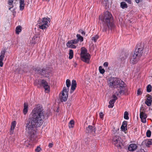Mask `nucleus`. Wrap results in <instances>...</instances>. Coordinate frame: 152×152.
Masks as SVG:
<instances>
[{
	"instance_id": "4c0bfd02",
	"label": "nucleus",
	"mask_w": 152,
	"mask_h": 152,
	"mask_svg": "<svg viewBox=\"0 0 152 152\" xmlns=\"http://www.w3.org/2000/svg\"><path fill=\"white\" fill-rule=\"evenodd\" d=\"M14 0H9L8 1V4L9 5H12Z\"/></svg>"
},
{
	"instance_id": "b1692460",
	"label": "nucleus",
	"mask_w": 152,
	"mask_h": 152,
	"mask_svg": "<svg viewBox=\"0 0 152 152\" xmlns=\"http://www.w3.org/2000/svg\"><path fill=\"white\" fill-rule=\"evenodd\" d=\"M76 37L77 38V40H78V42L80 41V42H82L83 41V37L80 34H77L76 35Z\"/></svg>"
},
{
	"instance_id": "5701e85b",
	"label": "nucleus",
	"mask_w": 152,
	"mask_h": 152,
	"mask_svg": "<svg viewBox=\"0 0 152 152\" xmlns=\"http://www.w3.org/2000/svg\"><path fill=\"white\" fill-rule=\"evenodd\" d=\"M70 43L68 42L66 43V45L67 47L69 48H76V46L73 45L72 43Z\"/></svg>"
},
{
	"instance_id": "37998d69",
	"label": "nucleus",
	"mask_w": 152,
	"mask_h": 152,
	"mask_svg": "<svg viewBox=\"0 0 152 152\" xmlns=\"http://www.w3.org/2000/svg\"><path fill=\"white\" fill-rule=\"evenodd\" d=\"M80 32L83 35H85V33H86L85 32V31H83L82 30H80Z\"/></svg>"
},
{
	"instance_id": "f257e3e1",
	"label": "nucleus",
	"mask_w": 152,
	"mask_h": 152,
	"mask_svg": "<svg viewBox=\"0 0 152 152\" xmlns=\"http://www.w3.org/2000/svg\"><path fill=\"white\" fill-rule=\"evenodd\" d=\"M31 117L29 118L26 124V130L29 134L30 139L32 142L35 143L37 135L36 128L40 126L43 124L44 119L48 116L44 110L42 106L39 104L36 105L31 113Z\"/></svg>"
},
{
	"instance_id": "603ef678",
	"label": "nucleus",
	"mask_w": 152,
	"mask_h": 152,
	"mask_svg": "<svg viewBox=\"0 0 152 152\" xmlns=\"http://www.w3.org/2000/svg\"><path fill=\"white\" fill-rule=\"evenodd\" d=\"M28 144H29V145H31V142H30V143H29Z\"/></svg>"
},
{
	"instance_id": "8fccbe9b",
	"label": "nucleus",
	"mask_w": 152,
	"mask_h": 152,
	"mask_svg": "<svg viewBox=\"0 0 152 152\" xmlns=\"http://www.w3.org/2000/svg\"><path fill=\"white\" fill-rule=\"evenodd\" d=\"M11 6H12L11 7H9V10H11V9L13 7H14V6H13V5H11Z\"/></svg>"
},
{
	"instance_id": "cd10ccee",
	"label": "nucleus",
	"mask_w": 152,
	"mask_h": 152,
	"mask_svg": "<svg viewBox=\"0 0 152 152\" xmlns=\"http://www.w3.org/2000/svg\"><path fill=\"white\" fill-rule=\"evenodd\" d=\"M74 125V121L73 120L70 121L69 124V128L73 127Z\"/></svg>"
},
{
	"instance_id": "5fc2aeb1",
	"label": "nucleus",
	"mask_w": 152,
	"mask_h": 152,
	"mask_svg": "<svg viewBox=\"0 0 152 152\" xmlns=\"http://www.w3.org/2000/svg\"><path fill=\"white\" fill-rule=\"evenodd\" d=\"M77 65V64H75V67Z\"/></svg>"
},
{
	"instance_id": "412c9836",
	"label": "nucleus",
	"mask_w": 152,
	"mask_h": 152,
	"mask_svg": "<svg viewBox=\"0 0 152 152\" xmlns=\"http://www.w3.org/2000/svg\"><path fill=\"white\" fill-rule=\"evenodd\" d=\"M22 27L20 26H17L15 29V33L17 34H19L21 31Z\"/></svg>"
},
{
	"instance_id": "423d86ee",
	"label": "nucleus",
	"mask_w": 152,
	"mask_h": 152,
	"mask_svg": "<svg viewBox=\"0 0 152 152\" xmlns=\"http://www.w3.org/2000/svg\"><path fill=\"white\" fill-rule=\"evenodd\" d=\"M49 18H44L41 21H39L38 23L39 24V28L43 30L47 28L49 25Z\"/></svg>"
},
{
	"instance_id": "49530a36",
	"label": "nucleus",
	"mask_w": 152,
	"mask_h": 152,
	"mask_svg": "<svg viewBox=\"0 0 152 152\" xmlns=\"http://www.w3.org/2000/svg\"><path fill=\"white\" fill-rule=\"evenodd\" d=\"M125 127H126V126L122 125L121 127V129L123 131L124 130V131H125Z\"/></svg>"
},
{
	"instance_id": "79ce46f5",
	"label": "nucleus",
	"mask_w": 152,
	"mask_h": 152,
	"mask_svg": "<svg viewBox=\"0 0 152 152\" xmlns=\"http://www.w3.org/2000/svg\"><path fill=\"white\" fill-rule=\"evenodd\" d=\"M53 146V143L52 142L49 143L48 145V147H49V148H52Z\"/></svg>"
},
{
	"instance_id": "39448f33",
	"label": "nucleus",
	"mask_w": 152,
	"mask_h": 152,
	"mask_svg": "<svg viewBox=\"0 0 152 152\" xmlns=\"http://www.w3.org/2000/svg\"><path fill=\"white\" fill-rule=\"evenodd\" d=\"M121 81H122L118 78L111 77L109 79L108 83L111 87L117 88L119 86Z\"/></svg>"
},
{
	"instance_id": "09e8293b",
	"label": "nucleus",
	"mask_w": 152,
	"mask_h": 152,
	"mask_svg": "<svg viewBox=\"0 0 152 152\" xmlns=\"http://www.w3.org/2000/svg\"><path fill=\"white\" fill-rule=\"evenodd\" d=\"M125 1L127 2L129 4H131V0H124Z\"/></svg>"
},
{
	"instance_id": "393cba45",
	"label": "nucleus",
	"mask_w": 152,
	"mask_h": 152,
	"mask_svg": "<svg viewBox=\"0 0 152 152\" xmlns=\"http://www.w3.org/2000/svg\"><path fill=\"white\" fill-rule=\"evenodd\" d=\"M119 95V93H118L117 92H116L112 96V97L113 98V100H114L115 101L117 99V98L116 96H118Z\"/></svg>"
},
{
	"instance_id": "c9c22d12",
	"label": "nucleus",
	"mask_w": 152,
	"mask_h": 152,
	"mask_svg": "<svg viewBox=\"0 0 152 152\" xmlns=\"http://www.w3.org/2000/svg\"><path fill=\"white\" fill-rule=\"evenodd\" d=\"M151 134V131L150 130H148L146 132V136L148 137H150Z\"/></svg>"
},
{
	"instance_id": "2eb2a0df",
	"label": "nucleus",
	"mask_w": 152,
	"mask_h": 152,
	"mask_svg": "<svg viewBox=\"0 0 152 152\" xmlns=\"http://www.w3.org/2000/svg\"><path fill=\"white\" fill-rule=\"evenodd\" d=\"M86 132L88 133H90L93 132H95V128L91 126H89L88 127L86 128Z\"/></svg>"
},
{
	"instance_id": "c756f323",
	"label": "nucleus",
	"mask_w": 152,
	"mask_h": 152,
	"mask_svg": "<svg viewBox=\"0 0 152 152\" xmlns=\"http://www.w3.org/2000/svg\"><path fill=\"white\" fill-rule=\"evenodd\" d=\"M66 86L68 88V91H69V87L71 85V82L69 80L67 79L66 81ZM67 89V88H66Z\"/></svg>"
},
{
	"instance_id": "bb28decb",
	"label": "nucleus",
	"mask_w": 152,
	"mask_h": 152,
	"mask_svg": "<svg viewBox=\"0 0 152 152\" xmlns=\"http://www.w3.org/2000/svg\"><path fill=\"white\" fill-rule=\"evenodd\" d=\"M69 59H72L73 57V52L72 50H69Z\"/></svg>"
},
{
	"instance_id": "4be33fe9",
	"label": "nucleus",
	"mask_w": 152,
	"mask_h": 152,
	"mask_svg": "<svg viewBox=\"0 0 152 152\" xmlns=\"http://www.w3.org/2000/svg\"><path fill=\"white\" fill-rule=\"evenodd\" d=\"M115 102V101L113 99L110 100L109 102V104L108 105V107L112 108L114 105V104Z\"/></svg>"
},
{
	"instance_id": "4468645a",
	"label": "nucleus",
	"mask_w": 152,
	"mask_h": 152,
	"mask_svg": "<svg viewBox=\"0 0 152 152\" xmlns=\"http://www.w3.org/2000/svg\"><path fill=\"white\" fill-rule=\"evenodd\" d=\"M147 99L145 102V104L148 106H150L151 105L152 102V96L149 94L147 95Z\"/></svg>"
},
{
	"instance_id": "a211bd4d",
	"label": "nucleus",
	"mask_w": 152,
	"mask_h": 152,
	"mask_svg": "<svg viewBox=\"0 0 152 152\" xmlns=\"http://www.w3.org/2000/svg\"><path fill=\"white\" fill-rule=\"evenodd\" d=\"M77 86V83L75 80H73L72 81L71 89L72 91L75 89Z\"/></svg>"
},
{
	"instance_id": "6ab92c4d",
	"label": "nucleus",
	"mask_w": 152,
	"mask_h": 152,
	"mask_svg": "<svg viewBox=\"0 0 152 152\" xmlns=\"http://www.w3.org/2000/svg\"><path fill=\"white\" fill-rule=\"evenodd\" d=\"M16 122L15 121H13L11 124L10 128V132L12 133H13V130L15 129V127L16 126Z\"/></svg>"
},
{
	"instance_id": "ddd939ff",
	"label": "nucleus",
	"mask_w": 152,
	"mask_h": 152,
	"mask_svg": "<svg viewBox=\"0 0 152 152\" xmlns=\"http://www.w3.org/2000/svg\"><path fill=\"white\" fill-rule=\"evenodd\" d=\"M5 53V50H3L1 51L0 55V66L1 67H2L3 66V61L4 58Z\"/></svg>"
},
{
	"instance_id": "9b49d317",
	"label": "nucleus",
	"mask_w": 152,
	"mask_h": 152,
	"mask_svg": "<svg viewBox=\"0 0 152 152\" xmlns=\"http://www.w3.org/2000/svg\"><path fill=\"white\" fill-rule=\"evenodd\" d=\"M139 57H138L136 55L134 54L132 55L130 58V63L132 64H136L138 61Z\"/></svg>"
},
{
	"instance_id": "473e14b6",
	"label": "nucleus",
	"mask_w": 152,
	"mask_h": 152,
	"mask_svg": "<svg viewBox=\"0 0 152 152\" xmlns=\"http://www.w3.org/2000/svg\"><path fill=\"white\" fill-rule=\"evenodd\" d=\"M99 70L100 73L102 74L104 73L105 72L104 70L102 68V67L101 66L99 67Z\"/></svg>"
},
{
	"instance_id": "e433bc0d",
	"label": "nucleus",
	"mask_w": 152,
	"mask_h": 152,
	"mask_svg": "<svg viewBox=\"0 0 152 152\" xmlns=\"http://www.w3.org/2000/svg\"><path fill=\"white\" fill-rule=\"evenodd\" d=\"M41 150V148L39 146H38L35 149V151L36 152H40Z\"/></svg>"
},
{
	"instance_id": "6e6d98bb",
	"label": "nucleus",
	"mask_w": 152,
	"mask_h": 152,
	"mask_svg": "<svg viewBox=\"0 0 152 152\" xmlns=\"http://www.w3.org/2000/svg\"><path fill=\"white\" fill-rule=\"evenodd\" d=\"M27 147H29V146L28 145H27Z\"/></svg>"
},
{
	"instance_id": "dca6fc26",
	"label": "nucleus",
	"mask_w": 152,
	"mask_h": 152,
	"mask_svg": "<svg viewBox=\"0 0 152 152\" xmlns=\"http://www.w3.org/2000/svg\"><path fill=\"white\" fill-rule=\"evenodd\" d=\"M142 49L141 48H138L137 49H136L135 52L134 53L135 55H136L138 57H140L142 56Z\"/></svg>"
},
{
	"instance_id": "f8f14e48",
	"label": "nucleus",
	"mask_w": 152,
	"mask_h": 152,
	"mask_svg": "<svg viewBox=\"0 0 152 152\" xmlns=\"http://www.w3.org/2000/svg\"><path fill=\"white\" fill-rule=\"evenodd\" d=\"M36 72H37L39 73L41 75L43 76V77H47L48 76V72L45 69H36L35 70Z\"/></svg>"
},
{
	"instance_id": "3c124183",
	"label": "nucleus",
	"mask_w": 152,
	"mask_h": 152,
	"mask_svg": "<svg viewBox=\"0 0 152 152\" xmlns=\"http://www.w3.org/2000/svg\"><path fill=\"white\" fill-rule=\"evenodd\" d=\"M135 1L137 3H138L140 2V0H135Z\"/></svg>"
},
{
	"instance_id": "9d476101",
	"label": "nucleus",
	"mask_w": 152,
	"mask_h": 152,
	"mask_svg": "<svg viewBox=\"0 0 152 152\" xmlns=\"http://www.w3.org/2000/svg\"><path fill=\"white\" fill-rule=\"evenodd\" d=\"M140 116L141 122L143 123H146L147 115L145 113L144 109L142 108H140Z\"/></svg>"
},
{
	"instance_id": "ea45409f",
	"label": "nucleus",
	"mask_w": 152,
	"mask_h": 152,
	"mask_svg": "<svg viewBox=\"0 0 152 152\" xmlns=\"http://www.w3.org/2000/svg\"><path fill=\"white\" fill-rule=\"evenodd\" d=\"M103 65L105 67H107L108 66V63L107 62H105L104 63Z\"/></svg>"
},
{
	"instance_id": "6e6552de",
	"label": "nucleus",
	"mask_w": 152,
	"mask_h": 152,
	"mask_svg": "<svg viewBox=\"0 0 152 152\" xmlns=\"http://www.w3.org/2000/svg\"><path fill=\"white\" fill-rule=\"evenodd\" d=\"M68 89L66 87H64L61 93L60 94V98L61 102H65L68 98L67 93Z\"/></svg>"
},
{
	"instance_id": "1a4fd4ad",
	"label": "nucleus",
	"mask_w": 152,
	"mask_h": 152,
	"mask_svg": "<svg viewBox=\"0 0 152 152\" xmlns=\"http://www.w3.org/2000/svg\"><path fill=\"white\" fill-rule=\"evenodd\" d=\"M119 86L120 90L118 92V93H119V95H121L126 94L127 91V89L125 86L124 82L123 81H121Z\"/></svg>"
},
{
	"instance_id": "864d4df0",
	"label": "nucleus",
	"mask_w": 152,
	"mask_h": 152,
	"mask_svg": "<svg viewBox=\"0 0 152 152\" xmlns=\"http://www.w3.org/2000/svg\"><path fill=\"white\" fill-rule=\"evenodd\" d=\"M13 14H14V13H15V11H13Z\"/></svg>"
},
{
	"instance_id": "a18cd8bd",
	"label": "nucleus",
	"mask_w": 152,
	"mask_h": 152,
	"mask_svg": "<svg viewBox=\"0 0 152 152\" xmlns=\"http://www.w3.org/2000/svg\"><path fill=\"white\" fill-rule=\"evenodd\" d=\"M127 123L126 122H126H124L123 123V124L122 125L123 126H124L126 127V126H127Z\"/></svg>"
},
{
	"instance_id": "c85d7f7f",
	"label": "nucleus",
	"mask_w": 152,
	"mask_h": 152,
	"mask_svg": "<svg viewBox=\"0 0 152 152\" xmlns=\"http://www.w3.org/2000/svg\"><path fill=\"white\" fill-rule=\"evenodd\" d=\"M78 42V40H77V39L72 40L68 41V42L70 43H72L73 44H76Z\"/></svg>"
},
{
	"instance_id": "0eeeda50",
	"label": "nucleus",
	"mask_w": 152,
	"mask_h": 152,
	"mask_svg": "<svg viewBox=\"0 0 152 152\" xmlns=\"http://www.w3.org/2000/svg\"><path fill=\"white\" fill-rule=\"evenodd\" d=\"M113 144L118 148H121L122 144V141L121 138L118 136H114L112 140Z\"/></svg>"
},
{
	"instance_id": "7ed1b4c3",
	"label": "nucleus",
	"mask_w": 152,
	"mask_h": 152,
	"mask_svg": "<svg viewBox=\"0 0 152 152\" xmlns=\"http://www.w3.org/2000/svg\"><path fill=\"white\" fill-rule=\"evenodd\" d=\"M34 83L35 85L37 86L38 88L42 86L45 89V92H48L50 91V86L47 82L44 80H36Z\"/></svg>"
},
{
	"instance_id": "20e7f679",
	"label": "nucleus",
	"mask_w": 152,
	"mask_h": 152,
	"mask_svg": "<svg viewBox=\"0 0 152 152\" xmlns=\"http://www.w3.org/2000/svg\"><path fill=\"white\" fill-rule=\"evenodd\" d=\"M80 57L82 61L87 64L89 63L91 55L87 53V50L84 47L81 48Z\"/></svg>"
},
{
	"instance_id": "f704fd0d",
	"label": "nucleus",
	"mask_w": 152,
	"mask_h": 152,
	"mask_svg": "<svg viewBox=\"0 0 152 152\" xmlns=\"http://www.w3.org/2000/svg\"><path fill=\"white\" fill-rule=\"evenodd\" d=\"M25 6V4H20V10H23Z\"/></svg>"
},
{
	"instance_id": "aec40b11",
	"label": "nucleus",
	"mask_w": 152,
	"mask_h": 152,
	"mask_svg": "<svg viewBox=\"0 0 152 152\" xmlns=\"http://www.w3.org/2000/svg\"><path fill=\"white\" fill-rule=\"evenodd\" d=\"M28 111V104L27 103H25L24 104V108L23 110V113L24 114H26Z\"/></svg>"
},
{
	"instance_id": "c03bdc74",
	"label": "nucleus",
	"mask_w": 152,
	"mask_h": 152,
	"mask_svg": "<svg viewBox=\"0 0 152 152\" xmlns=\"http://www.w3.org/2000/svg\"><path fill=\"white\" fill-rule=\"evenodd\" d=\"M137 94L138 95H139L141 94V91L140 89H138L137 91Z\"/></svg>"
},
{
	"instance_id": "58836bf2",
	"label": "nucleus",
	"mask_w": 152,
	"mask_h": 152,
	"mask_svg": "<svg viewBox=\"0 0 152 152\" xmlns=\"http://www.w3.org/2000/svg\"><path fill=\"white\" fill-rule=\"evenodd\" d=\"M152 144L151 140H148L146 143L147 145H151Z\"/></svg>"
},
{
	"instance_id": "f3484780",
	"label": "nucleus",
	"mask_w": 152,
	"mask_h": 152,
	"mask_svg": "<svg viewBox=\"0 0 152 152\" xmlns=\"http://www.w3.org/2000/svg\"><path fill=\"white\" fill-rule=\"evenodd\" d=\"M137 147L136 145L134 144H132L129 145L128 149L130 151H133L137 149Z\"/></svg>"
},
{
	"instance_id": "a878e982",
	"label": "nucleus",
	"mask_w": 152,
	"mask_h": 152,
	"mask_svg": "<svg viewBox=\"0 0 152 152\" xmlns=\"http://www.w3.org/2000/svg\"><path fill=\"white\" fill-rule=\"evenodd\" d=\"M127 4L125 2H122L121 3V7L122 9L127 8Z\"/></svg>"
},
{
	"instance_id": "7c9ffc66",
	"label": "nucleus",
	"mask_w": 152,
	"mask_h": 152,
	"mask_svg": "<svg viewBox=\"0 0 152 152\" xmlns=\"http://www.w3.org/2000/svg\"><path fill=\"white\" fill-rule=\"evenodd\" d=\"M124 118L125 119H129V117L128 116V113L126 111L124 112Z\"/></svg>"
},
{
	"instance_id": "de8ad7c7",
	"label": "nucleus",
	"mask_w": 152,
	"mask_h": 152,
	"mask_svg": "<svg viewBox=\"0 0 152 152\" xmlns=\"http://www.w3.org/2000/svg\"><path fill=\"white\" fill-rule=\"evenodd\" d=\"M20 4H24V0H20Z\"/></svg>"
},
{
	"instance_id": "a19ab883",
	"label": "nucleus",
	"mask_w": 152,
	"mask_h": 152,
	"mask_svg": "<svg viewBox=\"0 0 152 152\" xmlns=\"http://www.w3.org/2000/svg\"><path fill=\"white\" fill-rule=\"evenodd\" d=\"M99 116L101 118H103L104 114L102 112H100L99 113Z\"/></svg>"
},
{
	"instance_id": "2f4dec72",
	"label": "nucleus",
	"mask_w": 152,
	"mask_h": 152,
	"mask_svg": "<svg viewBox=\"0 0 152 152\" xmlns=\"http://www.w3.org/2000/svg\"><path fill=\"white\" fill-rule=\"evenodd\" d=\"M152 87L150 85H148L146 87L147 91V92H150L151 91Z\"/></svg>"
},
{
	"instance_id": "72a5a7b5",
	"label": "nucleus",
	"mask_w": 152,
	"mask_h": 152,
	"mask_svg": "<svg viewBox=\"0 0 152 152\" xmlns=\"http://www.w3.org/2000/svg\"><path fill=\"white\" fill-rule=\"evenodd\" d=\"M99 37L97 35H96L95 36L92 37L91 39L94 41L95 42H96L99 38Z\"/></svg>"
},
{
	"instance_id": "f03ea898",
	"label": "nucleus",
	"mask_w": 152,
	"mask_h": 152,
	"mask_svg": "<svg viewBox=\"0 0 152 152\" xmlns=\"http://www.w3.org/2000/svg\"><path fill=\"white\" fill-rule=\"evenodd\" d=\"M99 18L109 28L111 29L113 27L114 25L112 22L113 17L109 12L106 11L104 12V16H100Z\"/></svg>"
}]
</instances>
